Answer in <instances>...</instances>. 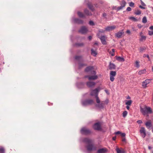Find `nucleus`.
<instances>
[{"mask_svg":"<svg viewBox=\"0 0 153 153\" xmlns=\"http://www.w3.org/2000/svg\"><path fill=\"white\" fill-rule=\"evenodd\" d=\"M82 141L88 144L86 146L87 150L88 151H90L92 150H95L96 149V147L93 144H91L92 140L90 139L85 138L83 139Z\"/></svg>","mask_w":153,"mask_h":153,"instance_id":"nucleus-1","label":"nucleus"},{"mask_svg":"<svg viewBox=\"0 0 153 153\" xmlns=\"http://www.w3.org/2000/svg\"><path fill=\"white\" fill-rule=\"evenodd\" d=\"M100 91V88H97L94 90H92L90 93V95L91 96H95L96 102L97 104L100 103V100L98 97V93Z\"/></svg>","mask_w":153,"mask_h":153,"instance_id":"nucleus-2","label":"nucleus"},{"mask_svg":"<svg viewBox=\"0 0 153 153\" xmlns=\"http://www.w3.org/2000/svg\"><path fill=\"white\" fill-rule=\"evenodd\" d=\"M140 111L144 115L147 114H151L152 112L151 108L147 106H145L144 108H140Z\"/></svg>","mask_w":153,"mask_h":153,"instance_id":"nucleus-3","label":"nucleus"},{"mask_svg":"<svg viewBox=\"0 0 153 153\" xmlns=\"http://www.w3.org/2000/svg\"><path fill=\"white\" fill-rule=\"evenodd\" d=\"M91 74L93 75L86 76H85V77L88 78L89 80H95L97 79L98 76L96 75V72L95 71H92V73Z\"/></svg>","mask_w":153,"mask_h":153,"instance_id":"nucleus-4","label":"nucleus"},{"mask_svg":"<svg viewBox=\"0 0 153 153\" xmlns=\"http://www.w3.org/2000/svg\"><path fill=\"white\" fill-rule=\"evenodd\" d=\"M94 102V101L92 100L89 99L82 101V104L83 105L86 106L91 105L93 104Z\"/></svg>","mask_w":153,"mask_h":153,"instance_id":"nucleus-5","label":"nucleus"},{"mask_svg":"<svg viewBox=\"0 0 153 153\" xmlns=\"http://www.w3.org/2000/svg\"><path fill=\"white\" fill-rule=\"evenodd\" d=\"M81 133L82 134L85 135L89 134L91 133V131L88 129L85 128H82L80 131Z\"/></svg>","mask_w":153,"mask_h":153,"instance_id":"nucleus-6","label":"nucleus"},{"mask_svg":"<svg viewBox=\"0 0 153 153\" xmlns=\"http://www.w3.org/2000/svg\"><path fill=\"white\" fill-rule=\"evenodd\" d=\"M108 100L106 99L104 101V103L102 102L100 104H98L96 105L95 106L99 108H103L104 105H107L108 103Z\"/></svg>","mask_w":153,"mask_h":153,"instance_id":"nucleus-7","label":"nucleus"},{"mask_svg":"<svg viewBox=\"0 0 153 153\" xmlns=\"http://www.w3.org/2000/svg\"><path fill=\"white\" fill-rule=\"evenodd\" d=\"M140 132L141 134V136L143 138H144L146 135V131L145 128L143 127H141L140 130Z\"/></svg>","mask_w":153,"mask_h":153,"instance_id":"nucleus-8","label":"nucleus"},{"mask_svg":"<svg viewBox=\"0 0 153 153\" xmlns=\"http://www.w3.org/2000/svg\"><path fill=\"white\" fill-rule=\"evenodd\" d=\"M152 79H147L143 82L142 86L144 88H146L147 87V85L150 83Z\"/></svg>","mask_w":153,"mask_h":153,"instance_id":"nucleus-9","label":"nucleus"},{"mask_svg":"<svg viewBox=\"0 0 153 153\" xmlns=\"http://www.w3.org/2000/svg\"><path fill=\"white\" fill-rule=\"evenodd\" d=\"M116 75V71H111L110 73V80L111 82H113L114 78V77Z\"/></svg>","mask_w":153,"mask_h":153,"instance_id":"nucleus-10","label":"nucleus"},{"mask_svg":"<svg viewBox=\"0 0 153 153\" xmlns=\"http://www.w3.org/2000/svg\"><path fill=\"white\" fill-rule=\"evenodd\" d=\"M88 31V30L87 27L85 26H83L81 27L79 32L82 34H84L86 33Z\"/></svg>","mask_w":153,"mask_h":153,"instance_id":"nucleus-11","label":"nucleus"},{"mask_svg":"<svg viewBox=\"0 0 153 153\" xmlns=\"http://www.w3.org/2000/svg\"><path fill=\"white\" fill-rule=\"evenodd\" d=\"M98 37L100 39L103 45H105L106 44V38L105 36H100L98 34Z\"/></svg>","mask_w":153,"mask_h":153,"instance_id":"nucleus-12","label":"nucleus"},{"mask_svg":"<svg viewBox=\"0 0 153 153\" xmlns=\"http://www.w3.org/2000/svg\"><path fill=\"white\" fill-rule=\"evenodd\" d=\"M73 21L74 23L78 24H82L83 22V20L77 18H73Z\"/></svg>","mask_w":153,"mask_h":153,"instance_id":"nucleus-13","label":"nucleus"},{"mask_svg":"<svg viewBox=\"0 0 153 153\" xmlns=\"http://www.w3.org/2000/svg\"><path fill=\"white\" fill-rule=\"evenodd\" d=\"M95 130H100L101 129V126L99 123H95L93 126Z\"/></svg>","mask_w":153,"mask_h":153,"instance_id":"nucleus-14","label":"nucleus"},{"mask_svg":"<svg viewBox=\"0 0 153 153\" xmlns=\"http://www.w3.org/2000/svg\"><path fill=\"white\" fill-rule=\"evenodd\" d=\"M85 71L86 72H90L91 74L92 73V71H94V67L93 66H88L85 69Z\"/></svg>","mask_w":153,"mask_h":153,"instance_id":"nucleus-15","label":"nucleus"},{"mask_svg":"<svg viewBox=\"0 0 153 153\" xmlns=\"http://www.w3.org/2000/svg\"><path fill=\"white\" fill-rule=\"evenodd\" d=\"M95 83L93 82H88L86 83L87 86L91 88L94 86L95 85Z\"/></svg>","mask_w":153,"mask_h":153,"instance_id":"nucleus-16","label":"nucleus"},{"mask_svg":"<svg viewBox=\"0 0 153 153\" xmlns=\"http://www.w3.org/2000/svg\"><path fill=\"white\" fill-rule=\"evenodd\" d=\"M116 28L115 26L113 25L111 26H108L105 28V30L107 31L112 30Z\"/></svg>","mask_w":153,"mask_h":153,"instance_id":"nucleus-17","label":"nucleus"},{"mask_svg":"<svg viewBox=\"0 0 153 153\" xmlns=\"http://www.w3.org/2000/svg\"><path fill=\"white\" fill-rule=\"evenodd\" d=\"M116 66L114 64L110 62L109 68L110 70H114L116 68Z\"/></svg>","mask_w":153,"mask_h":153,"instance_id":"nucleus-18","label":"nucleus"},{"mask_svg":"<svg viewBox=\"0 0 153 153\" xmlns=\"http://www.w3.org/2000/svg\"><path fill=\"white\" fill-rule=\"evenodd\" d=\"M145 125L146 128L148 129H149L152 126V123L150 120L147 121L145 123Z\"/></svg>","mask_w":153,"mask_h":153,"instance_id":"nucleus-19","label":"nucleus"},{"mask_svg":"<svg viewBox=\"0 0 153 153\" xmlns=\"http://www.w3.org/2000/svg\"><path fill=\"white\" fill-rule=\"evenodd\" d=\"M85 2L87 4L88 7L92 11L94 10V9L93 7V6L91 5L89 3H88V0H85Z\"/></svg>","mask_w":153,"mask_h":153,"instance_id":"nucleus-20","label":"nucleus"},{"mask_svg":"<svg viewBox=\"0 0 153 153\" xmlns=\"http://www.w3.org/2000/svg\"><path fill=\"white\" fill-rule=\"evenodd\" d=\"M116 59L118 61L121 62H123L125 61L124 59L122 57L120 56H115Z\"/></svg>","mask_w":153,"mask_h":153,"instance_id":"nucleus-21","label":"nucleus"},{"mask_svg":"<svg viewBox=\"0 0 153 153\" xmlns=\"http://www.w3.org/2000/svg\"><path fill=\"white\" fill-rule=\"evenodd\" d=\"M106 151L105 148H102L99 149L97 151L98 153H105Z\"/></svg>","mask_w":153,"mask_h":153,"instance_id":"nucleus-22","label":"nucleus"},{"mask_svg":"<svg viewBox=\"0 0 153 153\" xmlns=\"http://www.w3.org/2000/svg\"><path fill=\"white\" fill-rule=\"evenodd\" d=\"M91 54L92 55L94 56H96L97 54V53L96 50H94L93 49H91Z\"/></svg>","mask_w":153,"mask_h":153,"instance_id":"nucleus-23","label":"nucleus"},{"mask_svg":"<svg viewBox=\"0 0 153 153\" xmlns=\"http://www.w3.org/2000/svg\"><path fill=\"white\" fill-rule=\"evenodd\" d=\"M122 34L123 33L121 31H119L116 34V36L117 37L119 38L121 37Z\"/></svg>","mask_w":153,"mask_h":153,"instance_id":"nucleus-24","label":"nucleus"},{"mask_svg":"<svg viewBox=\"0 0 153 153\" xmlns=\"http://www.w3.org/2000/svg\"><path fill=\"white\" fill-rule=\"evenodd\" d=\"M149 29L152 30V31H149V34L150 36L153 35V26H150L149 28Z\"/></svg>","mask_w":153,"mask_h":153,"instance_id":"nucleus-25","label":"nucleus"},{"mask_svg":"<svg viewBox=\"0 0 153 153\" xmlns=\"http://www.w3.org/2000/svg\"><path fill=\"white\" fill-rule=\"evenodd\" d=\"M146 72V70L145 69H144L138 72V74L140 75H141L142 74H145Z\"/></svg>","mask_w":153,"mask_h":153,"instance_id":"nucleus-26","label":"nucleus"},{"mask_svg":"<svg viewBox=\"0 0 153 153\" xmlns=\"http://www.w3.org/2000/svg\"><path fill=\"white\" fill-rule=\"evenodd\" d=\"M77 14L78 16L80 18H84L85 17L84 15L82 13L80 12H77Z\"/></svg>","mask_w":153,"mask_h":153,"instance_id":"nucleus-27","label":"nucleus"},{"mask_svg":"<svg viewBox=\"0 0 153 153\" xmlns=\"http://www.w3.org/2000/svg\"><path fill=\"white\" fill-rule=\"evenodd\" d=\"M85 13L87 15H91V14L89 13V11L87 9H85L84 10Z\"/></svg>","mask_w":153,"mask_h":153,"instance_id":"nucleus-28","label":"nucleus"},{"mask_svg":"<svg viewBox=\"0 0 153 153\" xmlns=\"http://www.w3.org/2000/svg\"><path fill=\"white\" fill-rule=\"evenodd\" d=\"M132 102V101L131 100H128L126 102L125 104L127 105H130Z\"/></svg>","mask_w":153,"mask_h":153,"instance_id":"nucleus-29","label":"nucleus"},{"mask_svg":"<svg viewBox=\"0 0 153 153\" xmlns=\"http://www.w3.org/2000/svg\"><path fill=\"white\" fill-rule=\"evenodd\" d=\"M126 1L123 0L122 1L121 3L120 4V5L121 6H122L124 7L126 6Z\"/></svg>","mask_w":153,"mask_h":153,"instance_id":"nucleus-30","label":"nucleus"},{"mask_svg":"<svg viewBox=\"0 0 153 153\" xmlns=\"http://www.w3.org/2000/svg\"><path fill=\"white\" fill-rule=\"evenodd\" d=\"M146 38V37L145 36H140V40L142 41L143 40H145Z\"/></svg>","mask_w":153,"mask_h":153,"instance_id":"nucleus-31","label":"nucleus"},{"mask_svg":"<svg viewBox=\"0 0 153 153\" xmlns=\"http://www.w3.org/2000/svg\"><path fill=\"white\" fill-rule=\"evenodd\" d=\"M86 66V65L83 63H79V68H80L82 67Z\"/></svg>","mask_w":153,"mask_h":153,"instance_id":"nucleus-32","label":"nucleus"},{"mask_svg":"<svg viewBox=\"0 0 153 153\" xmlns=\"http://www.w3.org/2000/svg\"><path fill=\"white\" fill-rule=\"evenodd\" d=\"M147 22V19L146 16L144 17L142 19V22L144 23H146Z\"/></svg>","mask_w":153,"mask_h":153,"instance_id":"nucleus-33","label":"nucleus"},{"mask_svg":"<svg viewBox=\"0 0 153 153\" xmlns=\"http://www.w3.org/2000/svg\"><path fill=\"white\" fill-rule=\"evenodd\" d=\"M82 59L81 56H76L75 57V59L77 60H81Z\"/></svg>","mask_w":153,"mask_h":153,"instance_id":"nucleus-34","label":"nucleus"},{"mask_svg":"<svg viewBox=\"0 0 153 153\" xmlns=\"http://www.w3.org/2000/svg\"><path fill=\"white\" fill-rule=\"evenodd\" d=\"M146 48L145 47H140V52H142L143 51L145 50Z\"/></svg>","mask_w":153,"mask_h":153,"instance_id":"nucleus-35","label":"nucleus"},{"mask_svg":"<svg viewBox=\"0 0 153 153\" xmlns=\"http://www.w3.org/2000/svg\"><path fill=\"white\" fill-rule=\"evenodd\" d=\"M129 19L134 21H137V19L134 17H129Z\"/></svg>","mask_w":153,"mask_h":153,"instance_id":"nucleus-36","label":"nucleus"},{"mask_svg":"<svg viewBox=\"0 0 153 153\" xmlns=\"http://www.w3.org/2000/svg\"><path fill=\"white\" fill-rule=\"evenodd\" d=\"M127 112L126 111H124L123 113V117H125L127 116Z\"/></svg>","mask_w":153,"mask_h":153,"instance_id":"nucleus-37","label":"nucleus"},{"mask_svg":"<svg viewBox=\"0 0 153 153\" xmlns=\"http://www.w3.org/2000/svg\"><path fill=\"white\" fill-rule=\"evenodd\" d=\"M84 45V44L83 43H78L76 44V45L77 46H82Z\"/></svg>","mask_w":153,"mask_h":153,"instance_id":"nucleus-38","label":"nucleus"},{"mask_svg":"<svg viewBox=\"0 0 153 153\" xmlns=\"http://www.w3.org/2000/svg\"><path fill=\"white\" fill-rule=\"evenodd\" d=\"M141 13V11L139 10H138L135 13V14L136 15H139Z\"/></svg>","mask_w":153,"mask_h":153,"instance_id":"nucleus-39","label":"nucleus"},{"mask_svg":"<svg viewBox=\"0 0 153 153\" xmlns=\"http://www.w3.org/2000/svg\"><path fill=\"white\" fill-rule=\"evenodd\" d=\"M135 66L137 68H138L140 67L139 62L136 61L135 62Z\"/></svg>","mask_w":153,"mask_h":153,"instance_id":"nucleus-40","label":"nucleus"},{"mask_svg":"<svg viewBox=\"0 0 153 153\" xmlns=\"http://www.w3.org/2000/svg\"><path fill=\"white\" fill-rule=\"evenodd\" d=\"M0 153H4V148H0Z\"/></svg>","mask_w":153,"mask_h":153,"instance_id":"nucleus-41","label":"nucleus"},{"mask_svg":"<svg viewBox=\"0 0 153 153\" xmlns=\"http://www.w3.org/2000/svg\"><path fill=\"white\" fill-rule=\"evenodd\" d=\"M124 7L122 6H120V7H117L116 9L117 11H119L120 10L122 9Z\"/></svg>","mask_w":153,"mask_h":153,"instance_id":"nucleus-42","label":"nucleus"},{"mask_svg":"<svg viewBox=\"0 0 153 153\" xmlns=\"http://www.w3.org/2000/svg\"><path fill=\"white\" fill-rule=\"evenodd\" d=\"M143 57H147L148 58L149 60H150L149 57V56L148 55L144 54L143 55Z\"/></svg>","mask_w":153,"mask_h":153,"instance_id":"nucleus-43","label":"nucleus"},{"mask_svg":"<svg viewBox=\"0 0 153 153\" xmlns=\"http://www.w3.org/2000/svg\"><path fill=\"white\" fill-rule=\"evenodd\" d=\"M89 24L92 26H93L94 25V22L92 21H90L89 22Z\"/></svg>","mask_w":153,"mask_h":153,"instance_id":"nucleus-44","label":"nucleus"},{"mask_svg":"<svg viewBox=\"0 0 153 153\" xmlns=\"http://www.w3.org/2000/svg\"><path fill=\"white\" fill-rule=\"evenodd\" d=\"M134 3L132 2H130L129 4V6L132 7H134Z\"/></svg>","mask_w":153,"mask_h":153,"instance_id":"nucleus-45","label":"nucleus"},{"mask_svg":"<svg viewBox=\"0 0 153 153\" xmlns=\"http://www.w3.org/2000/svg\"><path fill=\"white\" fill-rule=\"evenodd\" d=\"M117 153H122V151L118 148L116 149Z\"/></svg>","mask_w":153,"mask_h":153,"instance_id":"nucleus-46","label":"nucleus"},{"mask_svg":"<svg viewBox=\"0 0 153 153\" xmlns=\"http://www.w3.org/2000/svg\"><path fill=\"white\" fill-rule=\"evenodd\" d=\"M131 8L129 7H128L127 8L126 10L128 11H130L131 10Z\"/></svg>","mask_w":153,"mask_h":153,"instance_id":"nucleus-47","label":"nucleus"},{"mask_svg":"<svg viewBox=\"0 0 153 153\" xmlns=\"http://www.w3.org/2000/svg\"><path fill=\"white\" fill-rule=\"evenodd\" d=\"M105 30H99V32L101 33H104L105 32Z\"/></svg>","mask_w":153,"mask_h":153,"instance_id":"nucleus-48","label":"nucleus"},{"mask_svg":"<svg viewBox=\"0 0 153 153\" xmlns=\"http://www.w3.org/2000/svg\"><path fill=\"white\" fill-rule=\"evenodd\" d=\"M141 4L143 6H146L145 4L141 0Z\"/></svg>","mask_w":153,"mask_h":153,"instance_id":"nucleus-49","label":"nucleus"},{"mask_svg":"<svg viewBox=\"0 0 153 153\" xmlns=\"http://www.w3.org/2000/svg\"><path fill=\"white\" fill-rule=\"evenodd\" d=\"M137 123L139 124H141L142 123V122L141 120H138L137 121Z\"/></svg>","mask_w":153,"mask_h":153,"instance_id":"nucleus-50","label":"nucleus"},{"mask_svg":"<svg viewBox=\"0 0 153 153\" xmlns=\"http://www.w3.org/2000/svg\"><path fill=\"white\" fill-rule=\"evenodd\" d=\"M121 136L123 137H125L126 135V134L125 133H121L120 134Z\"/></svg>","mask_w":153,"mask_h":153,"instance_id":"nucleus-51","label":"nucleus"},{"mask_svg":"<svg viewBox=\"0 0 153 153\" xmlns=\"http://www.w3.org/2000/svg\"><path fill=\"white\" fill-rule=\"evenodd\" d=\"M110 53L111 54V55L112 56H114V53H113V52H112L111 51L110 52Z\"/></svg>","mask_w":153,"mask_h":153,"instance_id":"nucleus-52","label":"nucleus"},{"mask_svg":"<svg viewBox=\"0 0 153 153\" xmlns=\"http://www.w3.org/2000/svg\"><path fill=\"white\" fill-rule=\"evenodd\" d=\"M121 133V132H120V131H118L117 132H116L115 133V134H120Z\"/></svg>","mask_w":153,"mask_h":153,"instance_id":"nucleus-53","label":"nucleus"},{"mask_svg":"<svg viewBox=\"0 0 153 153\" xmlns=\"http://www.w3.org/2000/svg\"><path fill=\"white\" fill-rule=\"evenodd\" d=\"M126 33L129 34H130L131 33L130 30H127V31H126Z\"/></svg>","mask_w":153,"mask_h":153,"instance_id":"nucleus-54","label":"nucleus"},{"mask_svg":"<svg viewBox=\"0 0 153 153\" xmlns=\"http://www.w3.org/2000/svg\"><path fill=\"white\" fill-rule=\"evenodd\" d=\"M139 7H140V8H141V9H145V7H143V6H141V5H140V6H139Z\"/></svg>","mask_w":153,"mask_h":153,"instance_id":"nucleus-55","label":"nucleus"},{"mask_svg":"<svg viewBox=\"0 0 153 153\" xmlns=\"http://www.w3.org/2000/svg\"><path fill=\"white\" fill-rule=\"evenodd\" d=\"M137 26L138 27L140 28H141L142 27V26L140 24H138Z\"/></svg>","mask_w":153,"mask_h":153,"instance_id":"nucleus-56","label":"nucleus"},{"mask_svg":"<svg viewBox=\"0 0 153 153\" xmlns=\"http://www.w3.org/2000/svg\"><path fill=\"white\" fill-rule=\"evenodd\" d=\"M117 7L116 6H113L112 7V9L113 10H116Z\"/></svg>","mask_w":153,"mask_h":153,"instance_id":"nucleus-57","label":"nucleus"},{"mask_svg":"<svg viewBox=\"0 0 153 153\" xmlns=\"http://www.w3.org/2000/svg\"><path fill=\"white\" fill-rule=\"evenodd\" d=\"M105 92L106 93V94H109V93L108 91L107 90H105Z\"/></svg>","mask_w":153,"mask_h":153,"instance_id":"nucleus-58","label":"nucleus"},{"mask_svg":"<svg viewBox=\"0 0 153 153\" xmlns=\"http://www.w3.org/2000/svg\"><path fill=\"white\" fill-rule=\"evenodd\" d=\"M102 16L103 17H105L106 16V14L105 13H104L103 14Z\"/></svg>","mask_w":153,"mask_h":153,"instance_id":"nucleus-59","label":"nucleus"},{"mask_svg":"<svg viewBox=\"0 0 153 153\" xmlns=\"http://www.w3.org/2000/svg\"><path fill=\"white\" fill-rule=\"evenodd\" d=\"M130 105H127L126 106V108L128 110H129L130 108Z\"/></svg>","mask_w":153,"mask_h":153,"instance_id":"nucleus-60","label":"nucleus"},{"mask_svg":"<svg viewBox=\"0 0 153 153\" xmlns=\"http://www.w3.org/2000/svg\"><path fill=\"white\" fill-rule=\"evenodd\" d=\"M92 38V37L91 36H89L88 37V39L89 40H91Z\"/></svg>","mask_w":153,"mask_h":153,"instance_id":"nucleus-61","label":"nucleus"},{"mask_svg":"<svg viewBox=\"0 0 153 153\" xmlns=\"http://www.w3.org/2000/svg\"><path fill=\"white\" fill-rule=\"evenodd\" d=\"M116 137L115 136V137H113L112 138V139L113 140H116Z\"/></svg>","mask_w":153,"mask_h":153,"instance_id":"nucleus-62","label":"nucleus"},{"mask_svg":"<svg viewBox=\"0 0 153 153\" xmlns=\"http://www.w3.org/2000/svg\"><path fill=\"white\" fill-rule=\"evenodd\" d=\"M142 34H143V33L142 32H140V36H143L142 35Z\"/></svg>","mask_w":153,"mask_h":153,"instance_id":"nucleus-63","label":"nucleus"},{"mask_svg":"<svg viewBox=\"0 0 153 153\" xmlns=\"http://www.w3.org/2000/svg\"><path fill=\"white\" fill-rule=\"evenodd\" d=\"M111 51H112V52H113V53H114V51H115V50L114 49H112V50H111Z\"/></svg>","mask_w":153,"mask_h":153,"instance_id":"nucleus-64","label":"nucleus"}]
</instances>
